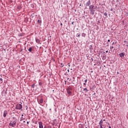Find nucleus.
<instances>
[{"instance_id": "obj_1", "label": "nucleus", "mask_w": 128, "mask_h": 128, "mask_svg": "<svg viewBox=\"0 0 128 128\" xmlns=\"http://www.w3.org/2000/svg\"><path fill=\"white\" fill-rule=\"evenodd\" d=\"M10 126H12V128H14L16 126V120L11 121L9 124Z\"/></svg>"}, {"instance_id": "obj_2", "label": "nucleus", "mask_w": 128, "mask_h": 128, "mask_svg": "<svg viewBox=\"0 0 128 128\" xmlns=\"http://www.w3.org/2000/svg\"><path fill=\"white\" fill-rule=\"evenodd\" d=\"M28 52L31 54H34V46L30 47L28 48Z\"/></svg>"}, {"instance_id": "obj_3", "label": "nucleus", "mask_w": 128, "mask_h": 128, "mask_svg": "<svg viewBox=\"0 0 128 128\" xmlns=\"http://www.w3.org/2000/svg\"><path fill=\"white\" fill-rule=\"evenodd\" d=\"M16 110H22V104H17L16 106Z\"/></svg>"}, {"instance_id": "obj_4", "label": "nucleus", "mask_w": 128, "mask_h": 128, "mask_svg": "<svg viewBox=\"0 0 128 128\" xmlns=\"http://www.w3.org/2000/svg\"><path fill=\"white\" fill-rule=\"evenodd\" d=\"M124 56H125L124 52H121L119 54V56H120V58H124Z\"/></svg>"}, {"instance_id": "obj_5", "label": "nucleus", "mask_w": 128, "mask_h": 128, "mask_svg": "<svg viewBox=\"0 0 128 128\" xmlns=\"http://www.w3.org/2000/svg\"><path fill=\"white\" fill-rule=\"evenodd\" d=\"M38 102L39 104H42V102H44V98H40V99L38 100Z\"/></svg>"}, {"instance_id": "obj_6", "label": "nucleus", "mask_w": 128, "mask_h": 128, "mask_svg": "<svg viewBox=\"0 0 128 128\" xmlns=\"http://www.w3.org/2000/svg\"><path fill=\"white\" fill-rule=\"evenodd\" d=\"M90 14H92V16H94V14L96 10H94V9L90 10Z\"/></svg>"}, {"instance_id": "obj_7", "label": "nucleus", "mask_w": 128, "mask_h": 128, "mask_svg": "<svg viewBox=\"0 0 128 128\" xmlns=\"http://www.w3.org/2000/svg\"><path fill=\"white\" fill-rule=\"evenodd\" d=\"M86 6H90V0H88L86 4Z\"/></svg>"}, {"instance_id": "obj_8", "label": "nucleus", "mask_w": 128, "mask_h": 128, "mask_svg": "<svg viewBox=\"0 0 128 128\" xmlns=\"http://www.w3.org/2000/svg\"><path fill=\"white\" fill-rule=\"evenodd\" d=\"M90 50V52H92V50H94V48L92 47V45H90L89 46Z\"/></svg>"}, {"instance_id": "obj_9", "label": "nucleus", "mask_w": 128, "mask_h": 128, "mask_svg": "<svg viewBox=\"0 0 128 128\" xmlns=\"http://www.w3.org/2000/svg\"><path fill=\"white\" fill-rule=\"evenodd\" d=\"M7 114H8V111L4 110V115H3L4 118H6Z\"/></svg>"}, {"instance_id": "obj_10", "label": "nucleus", "mask_w": 128, "mask_h": 128, "mask_svg": "<svg viewBox=\"0 0 128 128\" xmlns=\"http://www.w3.org/2000/svg\"><path fill=\"white\" fill-rule=\"evenodd\" d=\"M39 128H44V126H42V122H39Z\"/></svg>"}, {"instance_id": "obj_11", "label": "nucleus", "mask_w": 128, "mask_h": 128, "mask_svg": "<svg viewBox=\"0 0 128 128\" xmlns=\"http://www.w3.org/2000/svg\"><path fill=\"white\" fill-rule=\"evenodd\" d=\"M78 128H84V124H79L78 125Z\"/></svg>"}, {"instance_id": "obj_12", "label": "nucleus", "mask_w": 128, "mask_h": 128, "mask_svg": "<svg viewBox=\"0 0 128 128\" xmlns=\"http://www.w3.org/2000/svg\"><path fill=\"white\" fill-rule=\"evenodd\" d=\"M94 6L93 5H90L89 6V10H94Z\"/></svg>"}, {"instance_id": "obj_13", "label": "nucleus", "mask_w": 128, "mask_h": 128, "mask_svg": "<svg viewBox=\"0 0 128 128\" xmlns=\"http://www.w3.org/2000/svg\"><path fill=\"white\" fill-rule=\"evenodd\" d=\"M102 124H104V120H101L99 123H98V124L99 125H102Z\"/></svg>"}, {"instance_id": "obj_14", "label": "nucleus", "mask_w": 128, "mask_h": 128, "mask_svg": "<svg viewBox=\"0 0 128 128\" xmlns=\"http://www.w3.org/2000/svg\"><path fill=\"white\" fill-rule=\"evenodd\" d=\"M84 92H88L90 91V90H88V88H84V90H83Z\"/></svg>"}, {"instance_id": "obj_15", "label": "nucleus", "mask_w": 128, "mask_h": 128, "mask_svg": "<svg viewBox=\"0 0 128 128\" xmlns=\"http://www.w3.org/2000/svg\"><path fill=\"white\" fill-rule=\"evenodd\" d=\"M67 92L68 94H69V96H70V94H72V92L70 90H67Z\"/></svg>"}, {"instance_id": "obj_16", "label": "nucleus", "mask_w": 128, "mask_h": 128, "mask_svg": "<svg viewBox=\"0 0 128 128\" xmlns=\"http://www.w3.org/2000/svg\"><path fill=\"white\" fill-rule=\"evenodd\" d=\"M36 42L37 44H40V40L38 39H36Z\"/></svg>"}, {"instance_id": "obj_17", "label": "nucleus", "mask_w": 128, "mask_h": 128, "mask_svg": "<svg viewBox=\"0 0 128 128\" xmlns=\"http://www.w3.org/2000/svg\"><path fill=\"white\" fill-rule=\"evenodd\" d=\"M17 8H18V10H22V6H18L17 7Z\"/></svg>"}, {"instance_id": "obj_18", "label": "nucleus", "mask_w": 128, "mask_h": 128, "mask_svg": "<svg viewBox=\"0 0 128 128\" xmlns=\"http://www.w3.org/2000/svg\"><path fill=\"white\" fill-rule=\"evenodd\" d=\"M67 90H72V88H70V87H69L67 88Z\"/></svg>"}, {"instance_id": "obj_19", "label": "nucleus", "mask_w": 128, "mask_h": 128, "mask_svg": "<svg viewBox=\"0 0 128 128\" xmlns=\"http://www.w3.org/2000/svg\"><path fill=\"white\" fill-rule=\"evenodd\" d=\"M76 36L78 37V38H80V34H76Z\"/></svg>"}, {"instance_id": "obj_20", "label": "nucleus", "mask_w": 128, "mask_h": 128, "mask_svg": "<svg viewBox=\"0 0 128 128\" xmlns=\"http://www.w3.org/2000/svg\"><path fill=\"white\" fill-rule=\"evenodd\" d=\"M104 14L105 16H106V18H108V14L106 12H104Z\"/></svg>"}, {"instance_id": "obj_21", "label": "nucleus", "mask_w": 128, "mask_h": 128, "mask_svg": "<svg viewBox=\"0 0 128 128\" xmlns=\"http://www.w3.org/2000/svg\"><path fill=\"white\" fill-rule=\"evenodd\" d=\"M34 86H36V84H32V88H34Z\"/></svg>"}, {"instance_id": "obj_22", "label": "nucleus", "mask_w": 128, "mask_h": 128, "mask_svg": "<svg viewBox=\"0 0 128 128\" xmlns=\"http://www.w3.org/2000/svg\"><path fill=\"white\" fill-rule=\"evenodd\" d=\"M38 24H42V20H38Z\"/></svg>"}, {"instance_id": "obj_23", "label": "nucleus", "mask_w": 128, "mask_h": 128, "mask_svg": "<svg viewBox=\"0 0 128 128\" xmlns=\"http://www.w3.org/2000/svg\"><path fill=\"white\" fill-rule=\"evenodd\" d=\"M82 36H84V38H86V34L82 33Z\"/></svg>"}, {"instance_id": "obj_24", "label": "nucleus", "mask_w": 128, "mask_h": 128, "mask_svg": "<svg viewBox=\"0 0 128 128\" xmlns=\"http://www.w3.org/2000/svg\"><path fill=\"white\" fill-rule=\"evenodd\" d=\"M60 66H61V68H64V64H62V63L60 64Z\"/></svg>"}, {"instance_id": "obj_25", "label": "nucleus", "mask_w": 128, "mask_h": 128, "mask_svg": "<svg viewBox=\"0 0 128 128\" xmlns=\"http://www.w3.org/2000/svg\"><path fill=\"white\" fill-rule=\"evenodd\" d=\"M38 84H39V86H42V82H40L38 83Z\"/></svg>"}, {"instance_id": "obj_26", "label": "nucleus", "mask_w": 128, "mask_h": 128, "mask_svg": "<svg viewBox=\"0 0 128 128\" xmlns=\"http://www.w3.org/2000/svg\"><path fill=\"white\" fill-rule=\"evenodd\" d=\"M100 126V128H104V125L102 124V125H99Z\"/></svg>"}, {"instance_id": "obj_27", "label": "nucleus", "mask_w": 128, "mask_h": 128, "mask_svg": "<svg viewBox=\"0 0 128 128\" xmlns=\"http://www.w3.org/2000/svg\"><path fill=\"white\" fill-rule=\"evenodd\" d=\"M114 48V46H110V50H112Z\"/></svg>"}, {"instance_id": "obj_28", "label": "nucleus", "mask_w": 128, "mask_h": 128, "mask_svg": "<svg viewBox=\"0 0 128 128\" xmlns=\"http://www.w3.org/2000/svg\"><path fill=\"white\" fill-rule=\"evenodd\" d=\"M84 82H85L86 83L88 82V79L85 80Z\"/></svg>"}, {"instance_id": "obj_29", "label": "nucleus", "mask_w": 128, "mask_h": 128, "mask_svg": "<svg viewBox=\"0 0 128 128\" xmlns=\"http://www.w3.org/2000/svg\"><path fill=\"white\" fill-rule=\"evenodd\" d=\"M96 8H97L96 6H94V10H96Z\"/></svg>"}, {"instance_id": "obj_30", "label": "nucleus", "mask_w": 128, "mask_h": 128, "mask_svg": "<svg viewBox=\"0 0 128 128\" xmlns=\"http://www.w3.org/2000/svg\"><path fill=\"white\" fill-rule=\"evenodd\" d=\"M22 118H22V117H21V118H20V122H22V120H23V119H22Z\"/></svg>"}, {"instance_id": "obj_31", "label": "nucleus", "mask_w": 128, "mask_h": 128, "mask_svg": "<svg viewBox=\"0 0 128 128\" xmlns=\"http://www.w3.org/2000/svg\"><path fill=\"white\" fill-rule=\"evenodd\" d=\"M110 10L111 12H112V10H114V9H113L112 8H111Z\"/></svg>"}, {"instance_id": "obj_32", "label": "nucleus", "mask_w": 128, "mask_h": 128, "mask_svg": "<svg viewBox=\"0 0 128 128\" xmlns=\"http://www.w3.org/2000/svg\"><path fill=\"white\" fill-rule=\"evenodd\" d=\"M110 46V44H108V42H107L106 46Z\"/></svg>"}, {"instance_id": "obj_33", "label": "nucleus", "mask_w": 128, "mask_h": 128, "mask_svg": "<svg viewBox=\"0 0 128 128\" xmlns=\"http://www.w3.org/2000/svg\"><path fill=\"white\" fill-rule=\"evenodd\" d=\"M90 60H91L92 62H94V58H92Z\"/></svg>"}, {"instance_id": "obj_34", "label": "nucleus", "mask_w": 128, "mask_h": 128, "mask_svg": "<svg viewBox=\"0 0 128 128\" xmlns=\"http://www.w3.org/2000/svg\"><path fill=\"white\" fill-rule=\"evenodd\" d=\"M34 14H32V18H34Z\"/></svg>"}, {"instance_id": "obj_35", "label": "nucleus", "mask_w": 128, "mask_h": 128, "mask_svg": "<svg viewBox=\"0 0 128 128\" xmlns=\"http://www.w3.org/2000/svg\"><path fill=\"white\" fill-rule=\"evenodd\" d=\"M34 14H32V18H34Z\"/></svg>"}, {"instance_id": "obj_36", "label": "nucleus", "mask_w": 128, "mask_h": 128, "mask_svg": "<svg viewBox=\"0 0 128 128\" xmlns=\"http://www.w3.org/2000/svg\"><path fill=\"white\" fill-rule=\"evenodd\" d=\"M74 24V22H72V24Z\"/></svg>"}, {"instance_id": "obj_37", "label": "nucleus", "mask_w": 128, "mask_h": 128, "mask_svg": "<svg viewBox=\"0 0 128 128\" xmlns=\"http://www.w3.org/2000/svg\"><path fill=\"white\" fill-rule=\"evenodd\" d=\"M84 86H86V82L84 83Z\"/></svg>"}, {"instance_id": "obj_38", "label": "nucleus", "mask_w": 128, "mask_h": 128, "mask_svg": "<svg viewBox=\"0 0 128 128\" xmlns=\"http://www.w3.org/2000/svg\"><path fill=\"white\" fill-rule=\"evenodd\" d=\"M0 80L1 82H2V78H0Z\"/></svg>"}, {"instance_id": "obj_39", "label": "nucleus", "mask_w": 128, "mask_h": 128, "mask_svg": "<svg viewBox=\"0 0 128 128\" xmlns=\"http://www.w3.org/2000/svg\"><path fill=\"white\" fill-rule=\"evenodd\" d=\"M72 78H73V82H74V77H72Z\"/></svg>"}, {"instance_id": "obj_40", "label": "nucleus", "mask_w": 128, "mask_h": 128, "mask_svg": "<svg viewBox=\"0 0 128 128\" xmlns=\"http://www.w3.org/2000/svg\"><path fill=\"white\" fill-rule=\"evenodd\" d=\"M108 42H110V40H108Z\"/></svg>"}, {"instance_id": "obj_41", "label": "nucleus", "mask_w": 128, "mask_h": 128, "mask_svg": "<svg viewBox=\"0 0 128 128\" xmlns=\"http://www.w3.org/2000/svg\"><path fill=\"white\" fill-rule=\"evenodd\" d=\"M106 53L108 52V50H106Z\"/></svg>"}, {"instance_id": "obj_42", "label": "nucleus", "mask_w": 128, "mask_h": 128, "mask_svg": "<svg viewBox=\"0 0 128 128\" xmlns=\"http://www.w3.org/2000/svg\"><path fill=\"white\" fill-rule=\"evenodd\" d=\"M27 124H30V122H27Z\"/></svg>"}, {"instance_id": "obj_43", "label": "nucleus", "mask_w": 128, "mask_h": 128, "mask_svg": "<svg viewBox=\"0 0 128 128\" xmlns=\"http://www.w3.org/2000/svg\"><path fill=\"white\" fill-rule=\"evenodd\" d=\"M128 42V41H126V40H124V42Z\"/></svg>"}, {"instance_id": "obj_44", "label": "nucleus", "mask_w": 128, "mask_h": 128, "mask_svg": "<svg viewBox=\"0 0 128 128\" xmlns=\"http://www.w3.org/2000/svg\"><path fill=\"white\" fill-rule=\"evenodd\" d=\"M126 44H128V41L126 42Z\"/></svg>"}, {"instance_id": "obj_45", "label": "nucleus", "mask_w": 128, "mask_h": 128, "mask_svg": "<svg viewBox=\"0 0 128 128\" xmlns=\"http://www.w3.org/2000/svg\"><path fill=\"white\" fill-rule=\"evenodd\" d=\"M22 116H24V114H22Z\"/></svg>"}, {"instance_id": "obj_46", "label": "nucleus", "mask_w": 128, "mask_h": 128, "mask_svg": "<svg viewBox=\"0 0 128 128\" xmlns=\"http://www.w3.org/2000/svg\"><path fill=\"white\" fill-rule=\"evenodd\" d=\"M60 26H62V23H60Z\"/></svg>"}, {"instance_id": "obj_47", "label": "nucleus", "mask_w": 128, "mask_h": 128, "mask_svg": "<svg viewBox=\"0 0 128 128\" xmlns=\"http://www.w3.org/2000/svg\"><path fill=\"white\" fill-rule=\"evenodd\" d=\"M68 72H70V70H68Z\"/></svg>"}, {"instance_id": "obj_48", "label": "nucleus", "mask_w": 128, "mask_h": 128, "mask_svg": "<svg viewBox=\"0 0 128 128\" xmlns=\"http://www.w3.org/2000/svg\"><path fill=\"white\" fill-rule=\"evenodd\" d=\"M66 84V81H65V84Z\"/></svg>"}, {"instance_id": "obj_49", "label": "nucleus", "mask_w": 128, "mask_h": 128, "mask_svg": "<svg viewBox=\"0 0 128 128\" xmlns=\"http://www.w3.org/2000/svg\"><path fill=\"white\" fill-rule=\"evenodd\" d=\"M20 52H22V49Z\"/></svg>"}, {"instance_id": "obj_50", "label": "nucleus", "mask_w": 128, "mask_h": 128, "mask_svg": "<svg viewBox=\"0 0 128 128\" xmlns=\"http://www.w3.org/2000/svg\"><path fill=\"white\" fill-rule=\"evenodd\" d=\"M109 52L110 54V53H112L111 52H110V50L109 51Z\"/></svg>"}, {"instance_id": "obj_51", "label": "nucleus", "mask_w": 128, "mask_h": 128, "mask_svg": "<svg viewBox=\"0 0 128 128\" xmlns=\"http://www.w3.org/2000/svg\"><path fill=\"white\" fill-rule=\"evenodd\" d=\"M106 128V126H105L104 127V128Z\"/></svg>"}, {"instance_id": "obj_52", "label": "nucleus", "mask_w": 128, "mask_h": 128, "mask_svg": "<svg viewBox=\"0 0 128 128\" xmlns=\"http://www.w3.org/2000/svg\"><path fill=\"white\" fill-rule=\"evenodd\" d=\"M126 46H128V44H127L126 45Z\"/></svg>"}, {"instance_id": "obj_53", "label": "nucleus", "mask_w": 128, "mask_h": 128, "mask_svg": "<svg viewBox=\"0 0 128 128\" xmlns=\"http://www.w3.org/2000/svg\"><path fill=\"white\" fill-rule=\"evenodd\" d=\"M70 80H70H72V79H70V80Z\"/></svg>"}, {"instance_id": "obj_54", "label": "nucleus", "mask_w": 128, "mask_h": 128, "mask_svg": "<svg viewBox=\"0 0 128 128\" xmlns=\"http://www.w3.org/2000/svg\"><path fill=\"white\" fill-rule=\"evenodd\" d=\"M103 120H104V122H105L106 120H105V119H104Z\"/></svg>"}, {"instance_id": "obj_55", "label": "nucleus", "mask_w": 128, "mask_h": 128, "mask_svg": "<svg viewBox=\"0 0 128 128\" xmlns=\"http://www.w3.org/2000/svg\"><path fill=\"white\" fill-rule=\"evenodd\" d=\"M109 128H112V126H109Z\"/></svg>"}, {"instance_id": "obj_56", "label": "nucleus", "mask_w": 128, "mask_h": 128, "mask_svg": "<svg viewBox=\"0 0 128 128\" xmlns=\"http://www.w3.org/2000/svg\"><path fill=\"white\" fill-rule=\"evenodd\" d=\"M116 2H118V0H116Z\"/></svg>"}, {"instance_id": "obj_57", "label": "nucleus", "mask_w": 128, "mask_h": 128, "mask_svg": "<svg viewBox=\"0 0 128 128\" xmlns=\"http://www.w3.org/2000/svg\"><path fill=\"white\" fill-rule=\"evenodd\" d=\"M114 42H113V43L112 44L114 45Z\"/></svg>"}, {"instance_id": "obj_58", "label": "nucleus", "mask_w": 128, "mask_h": 128, "mask_svg": "<svg viewBox=\"0 0 128 128\" xmlns=\"http://www.w3.org/2000/svg\"><path fill=\"white\" fill-rule=\"evenodd\" d=\"M72 84H74V82H72Z\"/></svg>"}, {"instance_id": "obj_59", "label": "nucleus", "mask_w": 128, "mask_h": 128, "mask_svg": "<svg viewBox=\"0 0 128 128\" xmlns=\"http://www.w3.org/2000/svg\"><path fill=\"white\" fill-rule=\"evenodd\" d=\"M23 122H26V121H24Z\"/></svg>"}, {"instance_id": "obj_60", "label": "nucleus", "mask_w": 128, "mask_h": 128, "mask_svg": "<svg viewBox=\"0 0 128 128\" xmlns=\"http://www.w3.org/2000/svg\"><path fill=\"white\" fill-rule=\"evenodd\" d=\"M68 80H70V78H68Z\"/></svg>"}, {"instance_id": "obj_61", "label": "nucleus", "mask_w": 128, "mask_h": 128, "mask_svg": "<svg viewBox=\"0 0 128 128\" xmlns=\"http://www.w3.org/2000/svg\"><path fill=\"white\" fill-rule=\"evenodd\" d=\"M91 72H92V71H91Z\"/></svg>"}, {"instance_id": "obj_62", "label": "nucleus", "mask_w": 128, "mask_h": 128, "mask_svg": "<svg viewBox=\"0 0 128 128\" xmlns=\"http://www.w3.org/2000/svg\"><path fill=\"white\" fill-rule=\"evenodd\" d=\"M80 6H82V4H80Z\"/></svg>"}, {"instance_id": "obj_63", "label": "nucleus", "mask_w": 128, "mask_h": 128, "mask_svg": "<svg viewBox=\"0 0 128 128\" xmlns=\"http://www.w3.org/2000/svg\"><path fill=\"white\" fill-rule=\"evenodd\" d=\"M108 124H110L109 123H108Z\"/></svg>"}]
</instances>
